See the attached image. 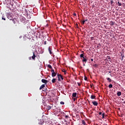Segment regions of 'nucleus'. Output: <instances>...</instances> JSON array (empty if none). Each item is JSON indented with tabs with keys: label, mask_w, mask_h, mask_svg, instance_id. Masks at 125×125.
Here are the masks:
<instances>
[{
	"label": "nucleus",
	"mask_w": 125,
	"mask_h": 125,
	"mask_svg": "<svg viewBox=\"0 0 125 125\" xmlns=\"http://www.w3.org/2000/svg\"><path fill=\"white\" fill-rule=\"evenodd\" d=\"M48 68H49V69H52V66H51V65L50 64H48L47 66Z\"/></svg>",
	"instance_id": "obj_15"
},
{
	"label": "nucleus",
	"mask_w": 125,
	"mask_h": 125,
	"mask_svg": "<svg viewBox=\"0 0 125 125\" xmlns=\"http://www.w3.org/2000/svg\"><path fill=\"white\" fill-rule=\"evenodd\" d=\"M124 106L125 107V105H124Z\"/></svg>",
	"instance_id": "obj_49"
},
{
	"label": "nucleus",
	"mask_w": 125,
	"mask_h": 125,
	"mask_svg": "<svg viewBox=\"0 0 125 125\" xmlns=\"http://www.w3.org/2000/svg\"><path fill=\"white\" fill-rule=\"evenodd\" d=\"M106 58L108 59V61H109V62H112V59H111V57H110L109 56H107Z\"/></svg>",
	"instance_id": "obj_9"
},
{
	"label": "nucleus",
	"mask_w": 125,
	"mask_h": 125,
	"mask_svg": "<svg viewBox=\"0 0 125 125\" xmlns=\"http://www.w3.org/2000/svg\"><path fill=\"white\" fill-rule=\"evenodd\" d=\"M83 66H85V64L83 63Z\"/></svg>",
	"instance_id": "obj_45"
},
{
	"label": "nucleus",
	"mask_w": 125,
	"mask_h": 125,
	"mask_svg": "<svg viewBox=\"0 0 125 125\" xmlns=\"http://www.w3.org/2000/svg\"><path fill=\"white\" fill-rule=\"evenodd\" d=\"M60 104H61V105H64V104H65V103L63 102H61Z\"/></svg>",
	"instance_id": "obj_23"
},
{
	"label": "nucleus",
	"mask_w": 125,
	"mask_h": 125,
	"mask_svg": "<svg viewBox=\"0 0 125 125\" xmlns=\"http://www.w3.org/2000/svg\"><path fill=\"white\" fill-rule=\"evenodd\" d=\"M102 119H104V117H105V114L104 113H103L102 114Z\"/></svg>",
	"instance_id": "obj_21"
},
{
	"label": "nucleus",
	"mask_w": 125,
	"mask_h": 125,
	"mask_svg": "<svg viewBox=\"0 0 125 125\" xmlns=\"http://www.w3.org/2000/svg\"><path fill=\"white\" fill-rule=\"evenodd\" d=\"M57 75V73L55 72L52 73V77H53V78H54V77H56Z\"/></svg>",
	"instance_id": "obj_10"
},
{
	"label": "nucleus",
	"mask_w": 125,
	"mask_h": 125,
	"mask_svg": "<svg viewBox=\"0 0 125 125\" xmlns=\"http://www.w3.org/2000/svg\"><path fill=\"white\" fill-rule=\"evenodd\" d=\"M78 85H79V86H80V85H81V83H77Z\"/></svg>",
	"instance_id": "obj_32"
},
{
	"label": "nucleus",
	"mask_w": 125,
	"mask_h": 125,
	"mask_svg": "<svg viewBox=\"0 0 125 125\" xmlns=\"http://www.w3.org/2000/svg\"><path fill=\"white\" fill-rule=\"evenodd\" d=\"M82 53H83V51H82Z\"/></svg>",
	"instance_id": "obj_48"
},
{
	"label": "nucleus",
	"mask_w": 125,
	"mask_h": 125,
	"mask_svg": "<svg viewBox=\"0 0 125 125\" xmlns=\"http://www.w3.org/2000/svg\"><path fill=\"white\" fill-rule=\"evenodd\" d=\"M118 96H121L122 95V92L121 91H119L117 92Z\"/></svg>",
	"instance_id": "obj_11"
},
{
	"label": "nucleus",
	"mask_w": 125,
	"mask_h": 125,
	"mask_svg": "<svg viewBox=\"0 0 125 125\" xmlns=\"http://www.w3.org/2000/svg\"><path fill=\"white\" fill-rule=\"evenodd\" d=\"M95 98H96V96H94V95H91V98L92 99H95Z\"/></svg>",
	"instance_id": "obj_16"
},
{
	"label": "nucleus",
	"mask_w": 125,
	"mask_h": 125,
	"mask_svg": "<svg viewBox=\"0 0 125 125\" xmlns=\"http://www.w3.org/2000/svg\"><path fill=\"white\" fill-rule=\"evenodd\" d=\"M99 115H102V112H99Z\"/></svg>",
	"instance_id": "obj_37"
},
{
	"label": "nucleus",
	"mask_w": 125,
	"mask_h": 125,
	"mask_svg": "<svg viewBox=\"0 0 125 125\" xmlns=\"http://www.w3.org/2000/svg\"><path fill=\"white\" fill-rule=\"evenodd\" d=\"M20 21L21 22H22V23H25V22H26V18L24 17H21L20 18Z\"/></svg>",
	"instance_id": "obj_3"
},
{
	"label": "nucleus",
	"mask_w": 125,
	"mask_h": 125,
	"mask_svg": "<svg viewBox=\"0 0 125 125\" xmlns=\"http://www.w3.org/2000/svg\"><path fill=\"white\" fill-rule=\"evenodd\" d=\"M51 73H55V72L54 71V69H51Z\"/></svg>",
	"instance_id": "obj_22"
},
{
	"label": "nucleus",
	"mask_w": 125,
	"mask_h": 125,
	"mask_svg": "<svg viewBox=\"0 0 125 125\" xmlns=\"http://www.w3.org/2000/svg\"><path fill=\"white\" fill-rule=\"evenodd\" d=\"M95 67H96V66H97V64H95Z\"/></svg>",
	"instance_id": "obj_46"
},
{
	"label": "nucleus",
	"mask_w": 125,
	"mask_h": 125,
	"mask_svg": "<svg viewBox=\"0 0 125 125\" xmlns=\"http://www.w3.org/2000/svg\"><path fill=\"white\" fill-rule=\"evenodd\" d=\"M114 22H113V21H111V25H114Z\"/></svg>",
	"instance_id": "obj_33"
},
{
	"label": "nucleus",
	"mask_w": 125,
	"mask_h": 125,
	"mask_svg": "<svg viewBox=\"0 0 125 125\" xmlns=\"http://www.w3.org/2000/svg\"><path fill=\"white\" fill-rule=\"evenodd\" d=\"M92 104L94 105V106H97L98 105V103L96 101L92 102Z\"/></svg>",
	"instance_id": "obj_7"
},
{
	"label": "nucleus",
	"mask_w": 125,
	"mask_h": 125,
	"mask_svg": "<svg viewBox=\"0 0 125 125\" xmlns=\"http://www.w3.org/2000/svg\"><path fill=\"white\" fill-rule=\"evenodd\" d=\"M82 124L84 125H85V121H84V120H82Z\"/></svg>",
	"instance_id": "obj_20"
},
{
	"label": "nucleus",
	"mask_w": 125,
	"mask_h": 125,
	"mask_svg": "<svg viewBox=\"0 0 125 125\" xmlns=\"http://www.w3.org/2000/svg\"><path fill=\"white\" fill-rule=\"evenodd\" d=\"M51 107H52V106H50V105H47V110H50V109H51Z\"/></svg>",
	"instance_id": "obj_14"
},
{
	"label": "nucleus",
	"mask_w": 125,
	"mask_h": 125,
	"mask_svg": "<svg viewBox=\"0 0 125 125\" xmlns=\"http://www.w3.org/2000/svg\"><path fill=\"white\" fill-rule=\"evenodd\" d=\"M57 76H58L59 82H61V80H64V78H63V76H62V75L58 74Z\"/></svg>",
	"instance_id": "obj_2"
},
{
	"label": "nucleus",
	"mask_w": 125,
	"mask_h": 125,
	"mask_svg": "<svg viewBox=\"0 0 125 125\" xmlns=\"http://www.w3.org/2000/svg\"><path fill=\"white\" fill-rule=\"evenodd\" d=\"M90 39H91V40L92 41V40L94 39V38H93V37H92L90 38Z\"/></svg>",
	"instance_id": "obj_35"
},
{
	"label": "nucleus",
	"mask_w": 125,
	"mask_h": 125,
	"mask_svg": "<svg viewBox=\"0 0 125 125\" xmlns=\"http://www.w3.org/2000/svg\"><path fill=\"white\" fill-rule=\"evenodd\" d=\"M14 20V19H10V21H12V20Z\"/></svg>",
	"instance_id": "obj_40"
},
{
	"label": "nucleus",
	"mask_w": 125,
	"mask_h": 125,
	"mask_svg": "<svg viewBox=\"0 0 125 125\" xmlns=\"http://www.w3.org/2000/svg\"><path fill=\"white\" fill-rule=\"evenodd\" d=\"M108 87L109 88H112L113 87V85L112 84H110L108 85Z\"/></svg>",
	"instance_id": "obj_18"
},
{
	"label": "nucleus",
	"mask_w": 125,
	"mask_h": 125,
	"mask_svg": "<svg viewBox=\"0 0 125 125\" xmlns=\"http://www.w3.org/2000/svg\"><path fill=\"white\" fill-rule=\"evenodd\" d=\"M29 60H31V57L29 58Z\"/></svg>",
	"instance_id": "obj_47"
},
{
	"label": "nucleus",
	"mask_w": 125,
	"mask_h": 125,
	"mask_svg": "<svg viewBox=\"0 0 125 125\" xmlns=\"http://www.w3.org/2000/svg\"><path fill=\"white\" fill-rule=\"evenodd\" d=\"M93 84H90V87L92 88Z\"/></svg>",
	"instance_id": "obj_39"
},
{
	"label": "nucleus",
	"mask_w": 125,
	"mask_h": 125,
	"mask_svg": "<svg viewBox=\"0 0 125 125\" xmlns=\"http://www.w3.org/2000/svg\"><path fill=\"white\" fill-rule=\"evenodd\" d=\"M73 15H74V16H77V14L76 13H74Z\"/></svg>",
	"instance_id": "obj_34"
},
{
	"label": "nucleus",
	"mask_w": 125,
	"mask_h": 125,
	"mask_svg": "<svg viewBox=\"0 0 125 125\" xmlns=\"http://www.w3.org/2000/svg\"><path fill=\"white\" fill-rule=\"evenodd\" d=\"M46 42H47L46 41H44V44L45 45L46 44Z\"/></svg>",
	"instance_id": "obj_36"
},
{
	"label": "nucleus",
	"mask_w": 125,
	"mask_h": 125,
	"mask_svg": "<svg viewBox=\"0 0 125 125\" xmlns=\"http://www.w3.org/2000/svg\"><path fill=\"white\" fill-rule=\"evenodd\" d=\"M74 101H76V98L73 99Z\"/></svg>",
	"instance_id": "obj_42"
},
{
	"label": "nucleus",
	"mask_w": 125,
	"mask_h": 125,
	"mask_svg": "<svg viewBox=\"0 0 125 125\" xmlns=\"http://www.w3.org/2000/svg\"><path fill=\"white\" fill-rule=\"evenodd\" d=\"M80 57L81 58H83V59L82 60V62H84L85 63H86V62H87V59H86L87 57L86 56H84L83 54H81L80 55Z\"/></svg>",
	"instance_id": "obj_1"
},
{
	"label": "nucleus",
	"mask_w": 125,
	"mask_h": 125,
	"mask_svg": "<svg viewBox=\"0 0 125 125\" xmlns=\"http://www.w3.org/2000/svg\"><path fill=\"white\" fill-rule=\"evenodd\" d=\"M42 82L43 83H45V84H46V83H48V81H47V80H45V79H42Z\"/></svg>",
	"instance_id": "obj_4"
},
{
	"label": "nucleus",
	"mask_w": 125,
	"mask_h": 125,
	"mask_svg": "<svg viewBox=\"0 0 125 125\" xmlns=\"http://www.w3.org/2000/svg\"><path fill=\"white\" fill-rule=\"evenodd\" d=\"M33 56H32V59H33V60H36V54H35V52H33Z\"/></svg>",
	"instance_id": "obj_5"
},
{
	"label": "nucleus",
	"mask_w": 125,
	"mask_h": 125,
	"mask_svg": "<svg viewBox=\"0 0 125 125\" xmlns=\"http://www.w3.org/2000/svg\"><path fill=\"white\" fill-rule=\"evenodd\" d=\"M84 80H85V81H87V77H84Z\"/></svg>",
	"instance_id": "obj_30"
},
{
	"label": "nucleus",
	"mask_w": 125,
	"mask_h": 125,
	"mask_svg": "<svg viewBox=\"0 0 125 125\" xmlns=\"http://www.w3.org/2000/svg\"><path fill=\"white\" fill-rule=\"evenodd\" d=\"M84 21H85V22H86V21H87V19H86V20H84Z\"/></svg>",
	"instance_id": "obj_43"
},
{
	"label": "nucleus",
	"mask_w": 125,
	"mask_h": 125,
	"mask_svg": "<svg viewBox=\"0 0 125 125\" xmlns=\"http://www.w3.org/2000/svg\"><path fill=\"white\" fill-rule=\"evenodd\" d=\"M122 60H124V58L125 57V55H122Z\"/></svg>",
	"instance_id": "obj_26"
},
{
	"label": "nucleus",
	"mask_w": 125,
	"mask_h": 125,
	"mask_svg": "<svg viewBox=\"0 0 125 125\" xmlns=\"http://www.w3.org/2000/svg\"><path fill=\"white\" fill-rule=\"evenodd\" d=\"M13 22L14 23V24H16V22L15 21V20H12Z\"/></svg>",
	"instance_id": "obj_24"
},
{
	"label": "nucleus",
	"mask_w": 125,
	"mask_h": 125,
	"mask_svg": "<svg viewBox=\"0 0 125 125\" xmlns=\"http://www.w3.org/2000/svg\"><path fill=\"white\" fill-rule=\"evenodd\" d=\"M56 82V79L54 78L52 79V83H55Z\"/></svg>",
	"instance_id": "obj_13"
},
{
	"label": "nucleus",
	"mask_w": 125,
	"mask_h": 125,
	"mask_svg": "<svg viewBox=\"0 0 125 125\" xmlns=\"http://www.w3.org/2000/svg\"><path fill=\"white\" fill-rule=\"evenodd\" d=\"M84 23H85V21H83L82 22V25L84 24Z\"/></svg>",
	"instance_id": "obj_28"
},
{
	"label": "nucleus",
	"mask_w": 125,
	"mask_h": 125,
	"mask_svg": "<svg viewBox=\"0 0 125 125\" xmlns=\"http://www.w3.org/2000/svg\"><path fill=\"white\" fill-rule=\"evenodd\" d=\"M117 3L119 6H122V3L120 2V1H118Z\"/></svg>",
	"instance_id": "obj_17"
},
{
	"label": "nucleus",
	"mask_w": 125,
	"mask_h": 125,
	"mask_svg": "<svg viewBox=\"0 0 125 125\" xmlns=\"http://www.w3.org/2000/svg\"><path fill=\"white\" fill-rule=\"evenodd\" d=\"M107 80L109 83H111V82H112V80L110 79V78H107Z\"/></svg>",
	"instance_id": "obj_19"
},
{
	"label": "nucleus",
	"mask_w": 125,
	"mask_h": 125,
	"mask_svg": "<svg viewBox=\"0 0 125 125\" xmlns=\"http://www.w3.org/2000/svg\"><path fill=\"white\" fill-rule=\"evenodd\" d=\"M114 2V1H113V0H111L110 1V4L112 5V4H113V3Z\"/></svg>",
	"instance_id": "obj_27"
},
{
	"label": "nucleus",
	"mask_w": 125,
	"mask_h": 125,
	"mask_svg": "<svg viewBox=\"0 0 125 125\" xmlns=\"http://www.w3.org/2000/svg\"><path fill=\"white\" fill-rule=\"evenodd\" d=\"M64 122H65V123H67V120H64Z\"/></svg>",
	"instance_id": "obj_44"
},
{
	"label": "nucleus",
	"mask_w": 125,
	"mask_h": 125,
	"mask_svg": "<svg viewBox=\"0 0 125 125\" xmlns=\"http://www.w3.org/2000/svg\"><path fill=\"white\" fill-rule=\"evenodd\" d=\"M48 50L50 53V54H52V49H51V48H50V47H49L48 48Z\"/></svg>",
	"instance_id": "obj_6"
},
{
	"label": "nucleus",
	"mask_w": 125,
	"mask_h": 125,
	"mask_svg": "<svg viewBox=\"0 0 125 125\" xmlns=\"http://www.w3.org/2000/svg\"><path fill=\"white\" fill-rule=\"evenodd\" d=\"M44 87H45V84H42L40 87V90H41V89H42V88H43Z\"/></svg>",
	"instance_id": "obj_8"
},
{
	"label": "nucleus",
	"mask_w": 125,
	"mask_h": 125,
	"mask_svg": "<svg viewBox=\"0 0 125 125\" xmlns=\"http://www.w3.org/2000/svg\"><path fill=\"white\" fill-rule=\"evenodd\" d=\"M2 20L5 21V18H4L3 17H2Z\"/></svg>",
	"instance_id": "obj_31"
},
{
	"label": "nucleus",
	"mask_w": 125,
	"mask_h": 125,
	"mask_svg": "<svg viewBox=\"0 0 125 125\" xmlns=\"http://www.w3.org/2000/svg\"><path fill=\"white\" fill-rule=\"evenodd\" d=\"M72 97H77V93H73L72 94Z\"/></svg>",
	"instance_id": "obj_12"
},
{
	"label": "nucleus",
	"mask_w": 125,
	"mask_h": 125,
	"mask_svg": "<svg viewBox=\"0 0 125 125\" xmlns=\"http://www.w3.org/2000/svg\"><path fill=\"white\" fill-rule=\"evenodd\" d=\"M75 28H77V29L79 28V26H78V23H76L75 25Z\"/></svg>",
	"instance_id": "obj_25"
},
{
	"label": "nucleus",
	"mask_w": 125,
	"mask_h": 125,
	"mask_svg": "<svg viewBox=\"0 0 125 125\" xmlns=\"http://www.w3.org/2000/svg\"><path fill=\"white\" fill-rule=\"evenodd\" d=\"M65 118H69V116H68V115H65Z\"/></svg>",
	"instance_id": "obj_38"
},
{
	"label": "nucleus",
	"mask_w": 125,
	"mask_h": 125,
	"mask_svg": "<svg viewBox=\"0 0 125 125\" xmlns=\"http://www.w3.org/2000/svg\"><path fill=\"white\" fill-rule=\"evenodd\" d=\"M91 61L93 62V59H91Z\"/></svg>",
	"instance_id": "obj_41"
},
{
	"label": "nucleus",
	"mask_w": 125,
	"mask_h": 125,
	"mask_svg": "<svg viewBox=\"0 0 125 125\" xmlns=\"http://www.w3.org/2000/svg\"><path fill=\"white\" fill-rule=\"evenodd\" d=\"M62 72H63V73H66V70L63 69H62Z\"/></svg>",
	"instance_id": "obj_29"
}]
</instances>
